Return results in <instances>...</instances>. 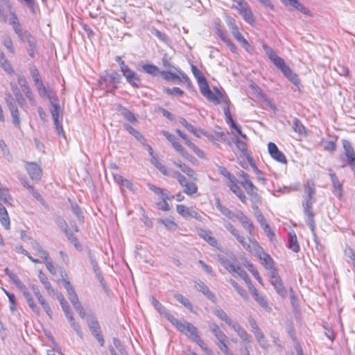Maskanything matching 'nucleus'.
I'll list each match as a JSON object with an SVG mask.
<instances>
[{
    "label": "nucleus",
    "mask_w": 355,
    "mask_h": 355,
    "mask_svg": "<svg viewBox=\"0 0 355 355\" xmlns=\"http://www.w3.org/2000/svg\"><path fill=\"white\" fill-rule=\"evenodd\" d=\"M236 270L234 271L233 273H236L239 277L243 279L250 286H253L251 283L250 279L248 277L246 272L241 267L240 265L236 266Z\"/></svg>",
    "instance_id": "obj_49"
},
{
    "label": "nucleus",
    "mask_w": 355,
    "mask_h": 355,
    "mask_svg": "<svg viewBox=\"0 0 355 355\" xmlns=\"http://www.w3.org/2000/svg\"><path fill=\"white\" fill-rule=\"evenodd\" d=\"M198 235L200 238L206 241L211 246L219 249L217 240L211 235L210 232L200 229L198 230Z\"/></svg>",
    "instance_id": "obj_22"
},
{
    "label": "nucleus",
    "mask_w": 355,
    "mask_h": 355,
    "mask_svg": "<svg viewBox=\"0 0 355 355\" xmlns=\"http://www.w3.org/2000/svg\"><path fill=\"white\" fill-rule=\"evenodd\" d=\"M183 191L187 195H192L198 191V186L192 182H189L184 187Z\"/></svg>",
    "instance_id": "obj_57"
},
{
    "label": "nucleus",
    "mask_w": 355,
    "mask_h": 355,
    "mask_svg": "<svg viewBox=\"0 0 355 355\" xmlns=\"http://www.w3.org/2000/svg\"><path fill=\"white\" fill-rule=\"evenodd\" d=\"M58 299L60 301V305L64 313L65 316L67 317L68 315H71V312L70 311V306L67 300L64 299L63 295L60 293L58 295Z\"/></svg>",
    "instance_id": "obj_44"
},
{
    "label": "nucleus",
    "mask_w": 355,
    "mask_h": 355,
    "mask_svg": "<svg viewBox=\"0 0 355 355\" xmlns=\"http://www.w3.org/2000/svg\"><path fill=\"white\" fill-rule=\"evenodd\" d=\"M217 87H214L215 94H214L209 87V85L207 84L205 86L200 88V91L201 94L206 97L209 101L214 103L216 105H218L222 101L221 98L218 96V94L216 92ZM218 89H219L218 88Z\"/></svg>",
    "instance_id": "obj_17"
},
{
    "label": "nucleus",
    "mask_w": 355,
    "mask_h": 355,
    "mask_svg": "<svg viewBox=\"0 0 355 355\" xmlns=\"http://www.w3.org/2000/svg\"><path fill=\"white\" fill-rule=\"evenodd\" d=\"M315 194V184L312 181H307L304 184V196L314 198Z\"/></svg>",
    "instance_id": "obj_42"
},
{
    "label": "nucleus",
    "mask_w": 355,
    "mask_h": 355,
    "mask_svg": "<svg viewBox=\"0 0 355 355\" xmlns=\"http://www.w3.org/2000/svg\"><path fill=\"white\" fill-rule=\"evenodd\" d=\"M121 75L116 71H105L103 76L98 80L99 87L107 92L113 93L116 89V83L121 82Z\"/></svg>",
    "instance_id": "obj_1"
},
{
    "label": "nucleus",
    "mask_w": 355,
    "mask_h": 355,
    "mask_svg": "<svg viewBox=\"0 0 355 355\" xmlns=\"http://www.w3.org/2000/svg\"><path fill=\"white\" fill-rule=\"evenodd\" d=\"M12 90L18 105L23 107L26 105V100L17 85H12Z\"/></svg>",
    "instance_id": "obj_35"
},
{
    "label": "nucleus",
    "mask_w": 355,
    "mask_h": 355,
    "mask_svg": "<svg viewBox=\"0 0 355 355\" xmlns=\"http://www.w3.org/2000/svg\"><path fill=\"white\" fill-rule=\"evenodd\" d=\"M158 221L169 230H175L178 227V225L171 218H159Z\"/></svg>",
    "instance_id": "obj_43"
},
{
    "label": "nucleus",
    "mask_w": 355,
    "mask_h": 355,
    "mask_svg": "<svg viewBox=\"0 0 355 355\" xmlns=\"http://www.w3.org/2000/svg\"><path fill=\"white\" fill-rule=\"evenodd\" d=\"M191 71L193 73V76L197 80L199 89L202 87L205 86V85L208 84L206 78L204 77L202 73L199 71V69L195 66H191Z\"/></svg>",
    "instance_id": "obj_27"
},
{
    "label": "nucleus",
    "mask_w": 355,
    "mask_h": 355,
    "mask_svg": "<svg viewBox=\"0 0 355 355\" xmlns=\"http://www.w3.org/2000/svg\"><path fill=\"white\" fill-rule=\"evenodd\" d=\"M246 267L248 270L253 275L254 278L260 283L262 284V279L259 272L254 268V265L252 263L247 262Z\"/></svg>",
    "instance_id": "obj_60"
},
{
    "label": "nucleus",
    "mask_w": 355,
    "mask_h": 355,
    "mask_svg": "<svg viewBox=\"0 0 355 355\" xmlns=\"http://www.w3.org/2000/svg\"><path fill=\"white\" fill-rule=\"evenodd\" d=\"M268 150L270 156L278 162L282 164H286L287 162L284 154L278 149L275 143L269 142L268 144Z\"/></svg>",
    "instance_id": "obj_16"
},
{
    "label": "nucleus",
    "mask_w": 355,
    "mask_h": 355,
    "mask_svg": "<svg viewBox=\"0 0 355 355\" xmlns=\"http://www.w3.org/2000/svg\"><path fill=\"white\" fill-rule=\"evenodd\" d=\"M142 69L145 73L153 76H157L160 73L159 68L153 64H145L142 65Z\"/></svg>",
    "instance_id": "obj_40"
},
{
    "label": "nucleus",
    "mask_w": 355,
    "mask_h": 355,
    "mask_svg": "<svg viewBox=\"0 0 355 355\" xmlns=\"http://www.w3.org/2000/svg\"><path fill=\"white\" fill-rule=\"evenodd\" d=\"M262 47L270 61L282 73H284L286 71H288L289 66L286 64L284 59L277 55L273 49L265 44H263Z\"/></svg>",
    "instance_id": "obj_7"
},
{
    "label": "nucleus",
    "mask_w": 355,
    "mask_h": 355,
    "mask_svg": "<svg viewBox=\"0 0 355 355\" xmlns=\"http://www.w3.org/2000/svg\"><path fill=\"white\" fill-rule=\"evenodd\" d=\"M215 205L216 208L222 213V214L228 218L232 219L236 216V215H234V214L229 208L222 205L218 198L216 199Z\"/></svg>",
    "instance_id": "obj_34"
},
{
    "label": "nucleus",
    "mask_w": 355,
    "mask_h": 355,
    "mask_svg": "<svg viewBox=\"0 0 355 355\" xmlns=\"http://www.w3.org/2000/svg\"><path fill=\"white\" fill-rule=\"evenodd\" d=\"M69 322L70 323L71 327L73 329V330L76 331V334L80 338H83V332L81 331V328L80 325L74 320V318L71 315H68L67 317Z\"/></svg>",
    "instance_id": "obj_48"
},
{
    "label": "nucleus",
    "mask_w": 355,
    "mask_h": 355,
    "mask_svg": "<svg viewBox=\"0 0 355 355\" xmlns=\"http://www.w3.org/2000/svg\"><path fill=\"white\" fill-rule=\"evenodd\" d=\"M315 200L312 197H306L303 196L302 200V207H303V212L306 218V223L310 227V230L313 234H315V220H314V214L313 212V205L314 204Z\"/></svg>",
    "instance_id": "obj_3"
},
{
    "label": "nucleus",
    "mask_w": 355,
    "mask_h": 355,
    "mask_svg": "<svg viewBox=\"0 0 355 355\" xmlns=\"http://www.w3.org/2000/svg\"><path fill=\"white\" fill-rule=\"evenodd\" d=\"M232 286L235 288L237 293L244 299L248 300V295L247 291L242 287H241L237 282H236L233 279H230V281Z\"/></svg>",
    "instance_id": "obj_52"
},
{
    "label": "nucleus",
    "mask_w": 355,
    "mask_h": 355,
    "mask_svg": "<svg viewBox=\"0 0 355 355\" xmlns=\"http://www.w3.org/2000/svg\"><path fill=\"white\" fill-rule=\"evenodd\" d=\"M124 129L128 131L130 135H132L137 140L140 142L144 143L145 139L143 135L136 129H135L132 125L128 123H124L123 125Z\"/></svg>",
    "instance_id": "obj_33"
},
{
    "label": "nucleus",
    "mask_w": 355,
    "mask_h": 355,
    "mask_svg": "<svg viewBox=\"0 0 355 355\" xmlns=\"http://www.w3.org/2000/svg\"><path fill=\"white\" fill-rule=\"evenodd\" d=\"M230 257L234 260V262H232L230 259L222 254H218L217 256V260L229 272L233 273L234 271L236 270V266H239V263H237V260L233 253H231Z\"/></svg>",
    "instance_id": "obj_13"
},
{
    "label": "nucleus",
    "mask_w": 355,
    "mask_h": 355,
    "mask_svg": "<svg viewBox=\"0 0 355 355\" xmlns=\"http://www.w3.org/2000/svg\"><path fill=\"white\" fill-rule=\"evenodd\" d=\"M254 250V256L261 261V263L265 267L266 269L270 270V274H272L273 271H277L275 267V262L269 254L263 250L262 247L259 243H255Z\"/></svg>",
    "instance_id": "obj_6"
},
{
    "label": "nucleus",
    "mask_w": 355,
    "mask_h": 355,
    "mask_svg": "<svg viewBox=\"0 0 355 355\" xmlns=\"http://www.w3.org/2000/svg\"><path fill=\"white\" fill-rule=\"evenodd\" d=\"M193 343H196L207 355H213L212 350L207 347V345L200 336L196 340H194Z\"/></svg>",
    "instance_id": "obj_58"
},
{
    "label": "nucleus",
    "mask_w": 355,
    "mask_h": 355,
    "mask_svg": "<svg viewBox=\"0 0 355 355\" xmlns=\"http://www.w3.org/2000/svg\"><path fill=\"white\" fill-rule=\"evenodd\" d=\"M293 130L298 133L299 135L305 134V128L302 123V122L297 118H294L293 122Z\"/></svg>",
    "instance_id": "obj_50"
},
{
    "label": "nucleus",
    "mask_w": 355,
    "mask_h": 355,
    "mask_svg": "<svg viewBox=\"0 0 355 355\" xmlns=\"http://www.w3.org/2000/svg\"><path fill=\"white\" fill-rule=\"evenodd\" d=\"M329 175L330 176V179L334 188L338 190L340 192V194H341V192L343 191L342 184L340 182L338 177L336 176V173L332 171V169L329 168Z\"/></svg>",
    "instance_id": "obj_38"
},
{
    "label": "nucleus",
    "mask_w": 355,
    "mask_h": 355,
    "mask_svg": "<svg viewBox=\"0 0 355 355\" xmlns=\"http://www.w3.org/2000/svg\"><path fill=\"white\" fill-rule=\"evenodd\" d=\"M269 278L270 284L273 286L278 295L285 298L287 296V291L277 271H273L272 274H270Z\"/></svg>",
    "instance_id": "obj_10"
},
{
    "label": "nucleus",
    "mask_w": 355,
    "mask_h": 355,
    "mask_svg": "<svg viewBox=\"0 0 355 355\" xmlns=\"http://www.w3.org/2000/svg\"><path fill=\"white\" fill-rule=\"evenodd\" d=\"M214 314L220 320L224 321L227 324H228L230 327H232V325L236 322L233 321L227 315V313L220 308H217L214 311Z\"/></svg>",
    "instance_id": "obj_29"
},
{
    "label": "nucleus",
    "mask_w": 355,
    "mask_h": 355,
    "mask_svg": "<svg viewBox=\"0 0 355 355\" xmlns=\"http://www.w3.org/2000/svg\"><path fill=\"white\" fill-rule=\"evenodd\" d=\"M288 248L294 252H298L300 251V245L297 240L296 234L294 232L288 233Z\"/></svg>",
    "instance_id": "obj_26"
},
{
    "label": "nucleus",
    "mask_w": 355,
    "mask_h": 355,
    "mask_svg": "<svg viewBox=\"0 0 355 355\" xmlns=\"http://www.w3.org/2000/svg\"><path fill=\"white\" fill-rule=\"evenodd\" d=\"M15 33L21 42H25L31 36V34L28 31L24 30L23 28L17 31Z\"/></svg>",
    "instance_id": "obj_63"
},
{
    "label": "nucleus",
    "mask_w": 355,
    "mask_h": 355,
    "mask_svg": "<svg viewBox=\"0 0 355 355\" xmlns=\"http://www.w3.org/2000/svg\"><path fill=\"white\" fill-rule=\"evenodd\" d=\"M231 327L237 333L243 342L248 344L251 342L250 336L237 322H235Z\"/></svg>",
    "instance_id": "obj_21"
},
{
    "label": "nucleus",
    "mask_w": 355,
    "mask_h": 355,
    "mask_svg": "<svg viewBox=\"0 0 355 355\" xmlns=\"http://www.w3.org/2000/svg\"><path fill=\"white\" fill-rule=\"evenodd\" d=\"M9 110L10 111L11 116L12 118L13 124L15 125V126L19 128L20 125V119L17 107Z\"/></svg>",
    "instance_id": "obj_54"
},
{
    "label": "nucleus",
    "mask_w": 355,
    "mask_h": 355,
    "mask_svg": "<svg viewBox=\"0 0 355 355\" xmlns=\"http://www.w3.org/2000/svg\"><path fill=\"white\" fill-rule=\"evenodd\" d=\"M246 139L242 137V139L236 138L234 141V143L237 147V148L243 154V155L246 156L248 154Z\"/></svg>",
    "instance_id": "obj_47"
},
{
    "label": "nucleus",
    "mask_w": 355,
    "mask_h": 355,
    "mask_svg": "<svg viewBox=\"0 0 355 355\" xmlns=\"http://www.w3.org/2000/svg\"><path fill=\"white\" fill-rule=\"evenodd\" d=\"M55 223L64 233L69 230L66 220L62 217L58 216L55 219Z\"/></svg>",
    "instance_id": "obj_61"
},
{
    "label": "nucleus",
    "mask_w": 355,
    "mask_h": 355,
    "mask_svg": "<svg viewBox=\"0 0 355 355\" xmlns=\"http://www.w3.org/2000/svg\"><path fill=\"white\" fill-rule=\"evenodd\" d=\"M38 277L42 284L44 285L46 290L47 291V292L49 293V294H53L54 290L52 288L51 283L48 281L46 275L42 271L40 270L38 274Z\"/></svg>",
    "instance_id": "obj_37"
},
{
    "label": "nucleus",
    "mask_w": 355,
    "mask_h": 355,
    "mask_svg": "<svg viewBox=\"0 0 355 355\" xmlns=\"http://www.w3.org/2000/svg\"><path fill=\"white\" fill-rule=\"evenodd\" d=\"M216 92L218 96L221 98L222 102L224 103L223 106V112L225 116V121L232 128H234L237 133L245 139H246V135L242 133L241 128L234 122L233 120L229 107V104L230 103V99L224 90H220L216 89Z\"/></svg>",
    "instance_id": "obj_2"
},
{
    "label": "nucleus",
    "mask_w": 355,
    "mask_h": 355,
    "mask_svg": "<svg viewBox=\"0 0 355 355\" xmlns=\"http://www.w3.org/2000/svg\"><path fill=\"white\" fill-rule=\"evenodd\" d=\"M177 212L184 218H195L201 221V216L193 208L187 207L184 205H178L176 206Z\"/></svg>",
    "instance_id": "obj_11"
},
{
    "label": "nucleus",
    "mask_w": 355,
    "mask_h": 355,
    "mask_svg": "<svg viewBox=\"0 0 355 355\" xmlns=\"http://www.w3.org/2000/svg\"><path fill=\"white\" fill-rule=\"evenodd\" d=\"M254 336L257 340V342L259 343L260 347H262L263 349H267L268 343L263 332L261 331H259L257 333L254 334Z\"/></svg>",
    "instance_id": "obj_53"
},
{
    "label": "nucleus",
    "mask_w": 355,
    "mask_h": 355,
    "mask_svg": "<svg viewBox=\"0 0 355 355\" xmlns=\"http://www.w3.org/2000/svg\"><path fill=\"white\" fill-rule=\"evenodd\" d=\"M258 189L254 187L253 189L246 190V193L250 197L251 201L253 204H259L261 202V197L257 192Z\"/></svg>",
    "instance_id": "obj_39"
},
{
    "label": "nucleus",
    "mask_w": 355,
    "mask_h": 355,
    "mask_svg": "<svg viewBox=\"0 0 355 355\" xmlns=\"http://www.w3.org/2000/svg\"><path fill=\"white\" fill-rule=\"evenodd\" d=\"M160 75L163 79L168 82L180 83L182 80L180 76H178L170 71H160Z\"/></svg>",
    "instance_id": "obj_28"
},
{
    "label": "nucleus",
    "mask_w": 355,
    "mask_h": 355,
    "mask_svg": "<svg viewBox=\"0 0 355 355\" xmlns=\"http://www.w3.org/2000/svg\"><path fill=\"white\" fill-rule=\"evenodd\" d=\"M87 322L92 335L98 340L101 346L103 345V336L101 334L100 324L96 318L92 315H89L87 317Z\"/></svg>",
    "instance_id": "obj_9"
},
{
    "label": "nucleus",
    "mask_w": 355,
    "mask_h": 355,
    "mask_svg": "<svg viewBox=\"0 0 355 355\" xmlns=\"http://www.w3.org/2000/svg\"><path fill=\"white\" fill-rule=\"evenodd\" d=\"M127 83L135 88H140L142 87L141 80L140 76L130 68L128 69L123 73Z\"/></svg>",
    "instance_id": "obj_12"
},
{
    "label": "nucleus",
    "mask_w": 355,
    "mask_h": 355,
    "mask_svg": "<svg viewBox=\"0 0 355 355\" xmlns=\"http://www.w3.org/2000/svg\"><path fill=\"white\" fill-rule=\"evenodd\" d=\"M173 325L175 327L178 331L184 334L193 342L200 336L198 329L187 320L180 321L176 319Z\"/></svg>",
    "instance_id": "obj_4"
},
{
    "label": "nucleus",
    "mask_w": 355,
    "mask_h": 355,
    "mask_svg": "<svg viewBox=\"0 0 355 355\" xmlns=\"http://www.w3.org/2000/svg\"><path fill=\"white\" fill-rule=\"evenodd\" d=\"M2 43L10 53H15V47L13 45L12 38L10 37V35H3L2 37Z\"/></svg>",
    "instance_id": "obj_45"
},
{
    "label": "nucleus",
    "mask_w": 355,
    "mask_h": 355,
    "mask_svg": "<svg viewBox=\"0 0 355 355\" xmlns=\"http://www.w3.org/2000/svg\"><path fill=\"white\" fill-rule=\"evenodd\" d=\"M227 24L229 26L230 32L232 35L234 36V37L239 42L241 40L243 36L241 35V33L239 32V28L236 24L231 20H229L227 22Z\"/></svg>",
    "instance_id": "obj_41"
},
{
    "label": "nucleus",
    "mask_w": 355,
    "mask_h": 355,
    "mask_svg": "<svg viewBox=\"0 0 355 355\" xmlns=\"http://www.w3.org/2000/svg\"><path fill=\"white\" fill-rule=\"evenodd\" d=\"M343 146L345 150V155L349 156V155H355V151L351 144V143L347 140H343Z\"/></svg>",
    "instance_id": "obj_56"
},
{
    "label": "nucleus",
    "mask_w": 355,
    "mask_h": 355,
    "mask_svg": "<svg viewBox=\"0 0 355 355\" xmlns=\"http://www.w3.org/2000/svg\"><path fill=\"white\" fill-rule=\"evenodd\" d=\"M48 98L51 101V107L50 108V112L51 114L54 125L58 135H61L63 133L64 130L61 123L59 121V116L60 114L61 118L62 117V111L60 107L58 99L57 96H51V95H49Z\"/></svg>",
    "instance_id": "obj_5"
},
{
    "label": "nucleus",
    "mask_w": 355,
    "mask_h": 355,
    "mask_svg": "<svg viewBox=\"0 0 355 355\" xmlns=\"http://www.w3.org/2000/svg\"><path fill=\"white\" fill-rule=\"evenodd\" d=\"M173 297L191 312H194L192 303L186 297L178 293H175Z\"/></svg>",
    "instance_id": "obj_30"
},
{
    "label": "nucleus",
    "mask_w": 355,
    "mask_h": 355,
    "mask_svg": "<svg viewBox=\"0 0 355 355\" xmlns=\"http://www.w3.org/2000/svg\"><path fill=\"white\" fill-rule=\"evenodd\" d=\"M196 289L205 295L207 299L212 302H215L216 297L214 293L210 291L209 287L202 282L198 281L195 282Z\"/></svg>",
    "instance_id": "obj_20"
},
{
    "label": "nucleus",
    "mask_w": 355,
    "mask_h": 355,
    "mask_svg": "<svg viewBox=\"0 0 355 355\" xmlns=\"http://www.w3.org/2000/svg\"><path fill=\"white\" fill-rule=\"evenodd\" d=\"M32 248L37 252V255L42 259L49 258V253L43 249L42 245L37 241H32L31 242Z\"/></svg>",
    "instance_id": "obj_32"
},
{
    "label": "nucleus",
    "mask_w": 355,
    "mask_h": 355,
    "mask_svg": "<svg viewBox=\"0 0 355 355\" xmlns=\"http://www.w3.org/2000/svg\"><path fill=\"white\" fill-rule=\"evenodd\" d=\"M151 33L153 35L156 36L160 41H162L164 43H167L168 41V38L167 35L164 33H162L156 28H153L151 31Z\"/></svg>",
    "instance_id": "obj_64"
},
{
    "label": "nucleus",
    "mask_w": 355,
    "mask_h": 355,
    "mask_svg": "<svg viewBox=\"0 0 355 355\" xmlns=\"http://www.w3.org/2000/svg\"><path fill=\"white\" fill-rule=\"evenodd\" d=\"M17 82L26 98L29 100L31 103L33 104L35 102V99L26 78L24 76H19Z\"/></svg>",
    "instance_id": "obj_19"
},
{
    "label": "nucleus",
    "mask_w": 355,
    "mask_h": 355,
    "mask_svg": "<svg viewBox=\"0 0 355 355\" xmlns=\"http://www.w3.org/2000/svg\"><path fill=\"white\" fill-rule=\"evenodd\" d=\"M234 1L236 2V4L234 5L233 8L239 11L246 22L250 24H253L254 22V18L248 2L245 0Z\"/></svg>",
    "instance_id": "obj_8"
},
{
    "label": "nucleus",
    "mask_w": 355,
    "mask_h": 355,
    "mask_svg": "<svg viewBox=\"0 0 355 355\" xmlns=\"http://www.w3.org/2000/svg\"><path fill=\"white\" fill-rule=\"evenodd\" d=\"M148 188L153 191L156 195L159 196L160 198L162 201H166L168 200H171L174 198L173 196L168 195V193H164V189L156 187L155 185L148 183L147 184Z\"/></svg>",
    "instance_id": "obj_23"
},
{
    "label": "nucleus",
    "mask_w": 355,
    "mask_h": 355,
    "mask_svg": "<svg viewBox=\"0 0 355 355\" xmlns=\"http://www.w3.org/2000/svg\"><path fill=\"white\" fill-rule=\"evenodd\" d=\"M0 222L6 230H9L10 226V218L6 207L0 202Z\"/></svg>",
    "instance_id": "obj_24"
},
{
    "label": "nucleus",
    "mask_w": 355,
    "mask_h": 355,
    "mask_svg": "<svg viewBox=\"0 0 355 355\" xmlns=\"http://www.w3.org/2000/svg\"><path fill=\"white\" fill-rule=\"evenodd\" d=\"M249 289L254 300L267 312L272 311V308L268 305L266 299L258 292L254 286H250Z\"/></svg>",
    "instance_id": "obj_15"
},
{
    "label": "nucleus",
    "mask_w": 355,
    "mask_h": 355,
    "mask_svg": "<svg viewBox=\"0 0 355 355\" xmlns=\"http://www.w3.org/2000/svg\"><path fill=\"white\" fill-rule=\"evenodd\" d=\"M173 147L178 152L180 153L183 157L189 159L190 157L191 158H193L192 156H191L188 152L184 148V147L178 141V140L173 144Z\"/></svg>",
    "instance_id": "obj_55"
},
{
    "label": "nucleus",
    "mask_w": 355,
    "mask_h": 355,
    "mask_svg": "<svg viewBox=\"0 0 355 355\" xmlns=\"http://www.w3.org/2000/svg\"><path fill=\"white\" fill-rule=\"evenodd\" d=\"M150 300L152 305L157 311L173 324L177 318L171 315L166 307L163 306L156 298L152 296Z\"/></svg>",
    "instance_id": "obj_14"
},
{
    "label": "nucleus",
    "mask_w": 355,
    "mask_h": 355,
    "mask_svg": "<svg viewBox=\"0 0 355 355\" xmlns=\"http://www.w3.org/2000/svg\"><path fill=\"white\" fill-rule=\"evenodd\" d=\"M30 73H31V77L33 79V81H34L35 84L38 83L42 81V79H41V76H40V74L39 73V71L37 70L36 67L33 66L32 67H31V69H30Z\"/></svg>",
    "instance_id": "obj_62"
},
{
    "label": "nucleus",
    "mask_w": 355,
    "mask_h": 355,
    "mask_svg": "<svg viewBox=\"0 0 355 355\" xmlns=\"http://www.w3.org/2000/svg\"><path fill=\"white\" fill-rule=\"evenodd\" d=\"M119 111L120 112V114L121 116H123V118L127 120L128 121L135 123L137 122V119L135 116V114L130 111L128 109H127L125 107L120 106L119 108Z\"/></svg>",
    "instance_id": "obj_25"
},
{
    "label": "nucleus",
    "mask_w": 355,
    "mask_h": 355,
    "mask_svg": "<svg viewBox=\"0 0 355 355\" xmlns=\"http://www.w3.org/2000/svg\"><path fill=\"white\" fill-rule=\"evenodd\" d=\"M10 17L9 19H8L7 21L9 22V24L12 26L15 33H16L17 31L22 28L21 24L15 12L10 11Z\"/></svg>",
    "instance_id": "obj_36"
},
{
    "label": "nucleus",
    "mask_w": 355,
    "mask_h": 355,
    "mask_svg": "<svg viewBox=\"0 0 355 355\" xmlns=\"http://www.w3.org/2000/svg\"><path fill=\"white\" fill-rule=\"evenodd\" d=\"M26 169L32 180L38 181L41 179L42 170L36 163L27 162Z\"/></svg>",
    "instance_id": "obj_18"
},
{
    "label": "nucleus",
    "mask_w": 355,
    "mask_h": 355,
    "mask_svg": "<svg viewBox=\"0 0 355 355\" xmlns=\"http://www.w3.org/2000/svg\"><path fill=\"white\" fill-rule=\"evenodd\" d=\"M163 92L168 95V96H182L184 94V91L180 89L179 87H173V88H168V87H164L163 89Z\"/></svg>",
    "instance_id": "obj_51"
},
{
    "label": "nucleus",
    "mask_w": 355,
    "mask_h": 355,
    "mask_svg": "<svg viewBox=\"0 0 355 355\" xmlns=\"http://www.w3.org/2000/svg\"><path fill=\"white\" fill-rule=\"evenodd\" d=\"M253 209L254 210V216L257 221L260 223L261 226L267 223L257 205L253 206Z\"/></svg>",
    "instance_id": "obj_59"
},
{
    "label": "nucleus",
    "mask_w": 355,
    "mask_h": 355,
    "mask_svg": "<svg viewBox=\"0 0 355 355\" xmlns=\"http://www.w3.org/2000/svg\"><path fill=\"white\" fill-rule=\"evenodd\" d=\"M286 5L294 7L295 8L297 9L299 11H300L302 13L306 15H311L310 10L305 7L301 3H300L298 0H292L291 2L286 3Z\"/></svg>",
    "instance_id": "obj_31"
},
{
    "label": "nucleus",
    "mask_w": 355,
    "mask_h": 355,
    "mask_svg": "<svg viewBox=\"0 0 355 355\" xmlns=\"http://www.w3.org/2000/svg\"><path fill=\"white\" fill-rule=\"evenodd\" d=\"M180 169L184 173H186L189 178H191L193 180L196 181L198 179L196 177V172L189 166L184 163H180L178 165Z\"/></svg>",
    "instance_id": "obj_46"
}]
</instances>
